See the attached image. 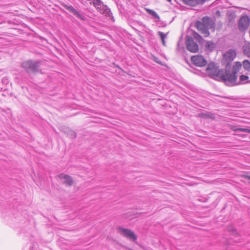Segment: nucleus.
<instances>
[{"instance_id":"1","label":"nucleus","mask_w":250,"mask_h":250,"mask_svg":"<svg viewBox=\"0 0 250 250\" xmlns=\"http://www.w3.org/2000/svg\"><path fill=\"white\" fill-rule=\"evenodd\" d=\"M242 66L240 62H236L234 63L232 69L230 70L229 69L228 64L225 73L223 69L218 70L213 79L218 81H222L228 86L235 85L237 84L236 74L242 69Z\"/></svg>"},{"instance_id":"2","label":"nucleus","mask_w":250,"mask_h":250,"mask_svg":"<svg viewBox=\"0 0 250 250\" xmlns=\"http://www.w3.org/2000/svg\"><path fill=\"white\" fill-rule=\"evenodd\" d=\"M21 67L29 73H35L38 71L40 63L38 62L29 60L22 62Z\"/></svg>"},{"instance_id":"3","label":"nucleus","mask_w":250,"mask_h":250,"mask_svg":"<svg viewBox=\"0 0 250 250\" xmlns=\"http://www.w3.org/2000/svg\"><path fill=\"white\" fill-rule=\"evenodd\" d=\"M91 2L101 13L108 17H110L112 14L110 9L107 6L104 5L101 0H92Z\"/></svg>"},{"instance_id":"4","label":"nucleus","mask_w":250,"mask_h":250,"mask_svg":"<svg viewBox=\"0 0 250 250\" xmlns=\"http://www.w3.org/2000/svg\"><path fill=\"white\" fill-rule=\"evenodd\" d=\"M191 61L195 65L199 67H202L206 65L207 61L202 56L196 55L192 56Z\"/></svg>"},{"instance_id":"5","label":"nucleus","mask_w":250,"mask_h":250,"mask_svg":"<svg viewBox=\"0 0 250 250\" xmlns=\"http://www.w3.org/2000/svg\"><path fill=\"white\" fill-rule=\"evenodd\" d=\"M186 45L187 49L191 52H196L198 50V46L197 44L188 36L187 38Z\"/></svg>"},{"instance_id":"6","label":"nucleus","mask_w":250,"mask_h":250,"mask_svg":"<svg viewBox=\"0 0 250 250\" xmlns=\"http://www.w3.org/2000/svg\"><path fill=\"white\" fill-rule=\"evenodd\" d=\"M119 230L120 233L125 237L135 241L136 240V236L134 233L129 229L122 228H119Z\"/></svg>"},{"instance_id":"7","label":"nucleus","mask_w":250,"mask_h":250,"mask_svg":"<svg viewBox=\"0 0 250 250\" xmlns=\"http://www.w3.org/2000/svg\"><path fill=\"white\" fill-rule=\"evenodd\" d=\"M250 23V19L247 16H243L239 20L238 26L240 31H243L246 30Z\"/></svg>"},{"instance_id":"8","label":"nucleus","mask_w":250,"mask_h":250,"mask_svg":"<svg viewBox=\"0 0 250 250\" xmlns=\"http://www.w3.org/2000/svg\"><path fill=\"white\" fill-rule=\"evenodd\" d=\"M58 177L62 183L69 186L72 185L73 183V180L69 175L61 173L58 176Z\"/></svg>"},{"instance_id":"9","label":"nucleus","mask_w":250,"mask_h":250,"mask_svg":"<svg viewBox=\"0 0 250 250\" xmlns=\"http://www.w3.org/2000/svg\"><path fill=\"white\" fill-rule=\"evenodd\" d=\"M196 27L199 31L204 35L205 37H206L209 36V32L208 30V28L206 27L205 24L202 23L201 21H197L196 23Z\"/></svg>"},{"instance_id":"10","label":"nucleus","mask_w":250,"mask_h":250,"mask_svg":"<svg viewBox=\"0 0 250 250\" xmlns=\"http://www.w3.org/2000/svg\"><path fill=\"white\" fill-rule=\"evenodd\" d=\"M218 68L214 63H210L206 68L207 72L210 76L211 77L213 78L215 73L218 71Z\"/></svg>"},{"instance_id":"11","label":"nucleus","mask_w":250,"mask_h":250,"mask_svg":"<svg viewBox=\"0 0 250 250\" xmlns=\"http://www.w3.org/2000/svg\"><path fill=\"white\" fill-rule=\"evenodd\" d=\"M236 52L234 49H230L224 55V59L228 62H231L234 60L236 57Z\"/></svg>"},{"instance_id":"12","label":"nucleus","mask_w":250,"mask_h":250,"mask_svg":"<svg viewBox=\"0 0 250 250\" xmlns=\"http://www.w3.org/2000/svg\"><path fill=\"white\" fill-rule=\"evenodd\" d=\"M202 23L205 24V26L207 28H211L213 27V24L211 19L208 17H204L202 19Z\"/></svg>"},{"instance_id":"13","label":"nucleus","mask_w":250,"mask_h":250,"mask_svg":"<svg viewBox=\"0 0 250 250\" xmlns=\"http://www.w3.org/2000/svg\"><path fill=\"white\" fill-rule=\"evenodd\" d=\"M243 51L249 57H250V43L246 42L243 46Z\"/></svg>"},{"instance_id":"14","label":"nucleus","mask_w":250,"mask_h":250,"mask_svg":"<svg viewBox=\"0 0 250 250\" xmlns=\"http://www.w3.org/2000/svg\"><path fill=\"white\" fill-rule=\"evenodd\" d=\"M206 49L209 51H212L215 47V44L212 42H207L205 44Z\"/></svg>"},{"instance_id":"15","label":"nucleus","mask_w":250,"mask_h":250,"mask_svg":"<svg viewBox=\"0 0 250 250\" xmlns=\"http://www.w3.org/2000/svg\"><path fill=\"white\" fill-rule=\"evenodd\" d=\"M146 11L149 15L153 16V18L157 19L158 20H159L160 17L156 12L149 9H146Z\"/></svg>"},{"instance_id":"16","label":"nucleus","mask_w":250,"mask_h":250,"mask_svg":"<svg viewBox=\"0 0 250 250\" xmlns=\"http://www.w3.org/2000/svg\"><path fill=\"white\" fill-rule=\"evenodd\" d=\"M182 1L185 4L189 6H194L197 5L195 0H182Z\"/></svg>"},{"instance_id":"17","label":"nucleus","mask_w":250,"mask_h":250,"mask_svg":"<svg viewBox=\"0 0 250 250\" xmlns=\"http://www.w3.org/2000/svg\"><path fill=\"white\" fill-rule=\"evenodd\" d=\"M243 67L244 68L247 70L250 71V62L248 60H245L243 62Z\"/></svg>"},{"instance_id":"18","label":"nucleus","mask_w":250,"mask_h":250,"mask_svg":"<svg viewBox=\"0 0 250 250\" xmlns=\"http://www.w3.org/2000/svg\"><path fill=\"white\" fill-rule=\"evenodd\" d=\"M158 34L159 35V36L161 37V39L163 44L164 46H165L166 45V42H165V39L167 37V34H165L163 33L162 32H158Z\"/></svg>"},{"instance_id":"19","label":"nucleus","mask_w":250,"mask_h":250,"mask_svg":"<svg viewBox=\"0 0 250 250\" xmlns=\"http://www.w3.org/2000/svg\"><path fill=\"white\" fill-rule=\"evenodd\" d=\"M233 130L235 131L239 132L242 131L244 132H247L250 133V129L249 128H233Z\"/></svg>"},{"instance_id":"20","label":"nucleus","mask_w":250,"mask_h":250,"mask_svg":"<svg viewBox=\"0 0 250 250\" xmlns=\"http://www.w3.org/2000/svg\"><path fill=\"white\" fill-rule=\"evenodd\" d=\"M65 8L66 9L68 10L69 12H71L73 14H74L77 10L72 6H68L66 5L65 6Z\"/></svg>"},{"instance_id":"21","label":"nucleus","mask_w":250,"mask_h":250,"mask_svg":"<svg viewBox=\"0 0 250 250\" xmlns=\"http://www.w3.org/2000/svg\"><path fill=\"white\" fill-rule=\"evenodd\" d=\"M74 15H75L77 18L80 19L81 20H85V17L81 13H80L78 11H76V13L74 14Z\"/></svg>"},{"instance_id":"22","label":"nucleus","mask_w":250,"mask_h":250,"mask_svg":"<svg viewBox=\"0 0 250 250\" xmlns=\"http://www.w3.org/2000/svg\"><path fill=\"white\" fill-rule=\"evenodd\" d=\"M193 36L194 38L198 41H200L201 39V37L197 33L194 32Z\"/></svg>"},{"instance_id":"23","label":"nucleus","mask_w":250,"mask_h":250,"mask_svg":"<svg viewBox=\"0 0 250 250\" xmlns=\"http://www.w3.org/2000/svg\"><path fill=\"white\" fill-rule=\"evenodd\" d=\"M249 77L247 76H245L244 75H242L240 76V80L241 82H244L245 81L248 80Z\"/></svg>"},{"instance_id":"24","label":"nucleus","mask_w":250,"mask_h":250,"mask_svg":"<svg viewBox=\"0 0 250 250\" xmlns=\"http://www.w3.org/2000/svg\"><path fill=\"white\" fill-rule=\"evenodd\" d=\"M196 1L197 4L203 3L206 0H195Z\"/></svg>"},{"instance_id":"25","label":"nucleus","mask_w":250,"mask_h":250,"mask_svg":"<svg viewBox=\"0 0 250 250\" xmlns=\"http://www.w3.org/2000/svg\"><path fill=\"white\" fill-rule=\"evenodd\" d=\"M2 82L4 83H6L8 82V79L6 78H3L2 79Z\"/></svg>"},{"instance_id":"26","label":"nucleus","mask_w":250,"mask_h":250,"mask_svg":"<svg viewBox=\"0 0 250 250\" xmlns=\"http://www.w3.org/2000/svg\"><path fill=\"white\" fill-rule=\"evenodd\" d=\"M243 177L250 180V176L249 175H244Z\"/></svg>"},{"instance_id":"27","label":"nucleus","mask_w":250,"mask_h":250,"mask_svg":"<svg viewBox=\"0 0 250 250\" xmlns=\"http://www.w3.org/2000/svg\"><path fill=\"white\" fill-rule=\"evenodd\" d=\"M72 133H73V134L74 135V137H75L76 136L75 133L74 132H72Z\"/></svg>"},{"instance_id":"28","label":"nucleus","mask_w":250,"mask_h":250,"mask_svg":"<svg viewBox=\"0 0 250 250\" xmlns=\"http://www.w3.org/2000/svg\"><path fill=\"white\" fill-rule=\"evenodd\" d=\"M167 1H168V2H170L171 1V0H167Z\"/></svg>"}]
</instances>
